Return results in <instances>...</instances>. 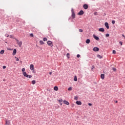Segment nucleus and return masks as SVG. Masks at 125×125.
<instances>
[{"instance_id":"obj_1","label":"nucleus","mask_w":125,"mask_h":125,"mask_svg":"<svg viewBox=\"0 0 125 125\" xmlns=\"http://www.w3.org/2000/svg\"><path fill=\"white\" fill-rule=\"evenodd\" d=\"M21 71L22 72V74L24 76V77H25L26 78H28L29 79H31V78H32L33 76L32 75H29L25 72V68H23L21 69Z\"/></svg>"},{"instance_id":"obj_2","label":"nucleus","mask_w":125,"mask_h":125,"mask_svg":"<svg viewBox=\"0 0 125 125\" xmlns=\"http://www.w3.org/2000/svg\"><path fill=\"white\" fill-rule=\"evenodd\" d=\"M47 43L48 45H49V46H51V47L53 46V43H52V42L50 41H47Z\"/></svg>"},{"instance_id":"obj_3","label":"nucleus","mask_w":125,"mask_h":125,"mask_svg":"<svg viewBox=\"0 0 125 125\" xmlns=\"http://www.w3.org/2000/svg\"><path fill=\"white\" fill-rule=\"evenodd\" d=\"M71 12H72V18H73V19H74V18H75L76 17V15L75 14V13L74 12V10H71Z\"/></svg>"},{"instance_id":"obj_4","label":"nucleus","mask_w":125,"mask_h":125,"mask_svg":"<svg viewBox=\"0 0 125 125\" xmlns=\"http://www.w3.org/2000/svg\"><path fill=\"white\" fill-rule=\"evenodd\" d=\"M18 44L19 45L20 47H21V45H22V42H19V41L17 39H16Z\"/></svg>"},{"instance_id":"obj_5","label":"nucleus","mask_w":125,"mask_h":125,"mask_svg":"<svg viewBox=\"0 0 125 125\" xmlns=\"http://www.w3.org/2000/svg\"><path fill=\"white\" fill-rule=\"evenodd\" d=\"M83 7L84 9H87V8H88V5L86 4H84L83 6Z\"/></svg>"},{"instance_id":"obj_6","label":"nucleus","mask_w":125,"mask_h":125,"mask_svg":"<svg viewBox=\"0 0 125 125\" xmlns=\"http://www.w3.org/2000/svg\"><path fill=\"white\" fill-rule=\"evenodd\" d=\"M93 51H99V49L97 47H95L93 48Z\"/></svg>"},{"instance_id":"obj_7","label":"nucleus","mask_w":125,"mask_h":125,"mask_svg":"<svg viewBox=\"0 0 125 125\" xmlns=\"http://www.w3.org/2000/svg\"><path fill=\"white\" fill-rule=\"evenodd\" d=\"M63 104H65L66 105H69L70 104V103H69L68 102V101H67L66 100L63 101Z\"/></svg>"},{"instance_id":"obj_8","label":"nucleus","mask_w":125,"mask_h":125,"mask_svg":"<svg viewBox=\"0 0 125 125\" xmlns=\"http://www.w3.org/2000/svg\"><path fill=\"white\" fill-rule=\"evenodd\" d=\"M30 69L31 70V71H33L34 70V64H31L30 65Z\"/></svg>"},{"instance_id":"obj_9","label":"nucleus","mask_w":125,"mask_h":125,"mask_svg":"<svg viewBox=\"0 0 125 125\" xmlns=\"http://www.w3.org/2000/svg\"><path fill=\"white\" fill-rule=\"evenodd\" d=\"M104 26L107 29H109V23H108V22H105Z\"/></svg>"},{"instance_id":"obj_10","label":"nucleus","mask_w":125,"mask_h":125,"mask_svg":"<svg viewBox=\"0 0 125 125\" xmlns=\"http://www.w3.org/2000/svg\"><path fill=\"white\" fill-rule=\"evenodd\" d=\"M99 32H102L103 33L104 32L105 30H104V28H101L99 29Z\"/></svg>"},{"instance_id":"obj_11","label":"nucleus","mask_w":125,"mask_h":125,"mask_svg":"<svg viewBox=\"0 0 125 125\" xmlns=\"http://www.w3.org/2000/svg\"><path fill=\"white\" fill-rule=\"evenodd\" d=\"M93 38L94 39H95V40H96V41H98L99 40V37L95 36V35H93Z\"/></svg>"},{"instance_id":"obj_12","label":"nucleus","mask_w":125,"mask_h":125,"mask_svg":"<svg viewBox=\"0 0 125 125\" xmlns=\"http://www.w3.org/2000/svg\"><path fill=\"white\" fill-rule=\"evenodd\" d=\"M101 78L102 80H104V79H105V75L102 74L101 75Z\"/></svg>"},{"instance_id":"obj_13","label":"nucleus","mask_w":125,"mask_h":125,"mask_svg":"<svg viewBox=\"0 0 125 125\" xmlns=\"http://www.w3.org/2000/svg\"><path fill=\"white\" fill-rule=\"evenodd\" d=\"M83 10H81L78 13V15H83Z\"/></svg>"},{"instance_id":"obj_14","label":"nucleus","mask_w":125,"mask_h":125,"mask_svg":"<svg viewBox=\"0 0 125 125\" xmlns=\"http://www.w3.org/2000/svg\"><path fill=\"white\" fill-rule=\"evenodd\" d=\"M5 125H10V121H9V120H6Z\"/></svg>"},{"instance_id":"obj_15","label":"nucleus","mask_w":125,"mask_h":125,"mask_svg":"<svg viewBox=\"0 0 125 125\" xmlns=\"http://www.w3.org/2000/svg\"><path fill=\"white\" fill-rule=\"evenodd\" d=\"M76 103L77 105H82V102L81 101H77Z\"/></svg>"},{"instance_id":"obj_16","label":"nucleus","mask_w":125,"mask_h":125,"mask_svg":"<svg viewBox=\"0 0 125 125\" xmlns=\"http://www.w3.org/2000/svg\"><path fill=\"white\" fill-rule=\"evenodd\" d=\"M16 52H17L16 49H14L13 52V55H15V54H16Z\"/></svg>"},{"instance_id":"obj_17","label":"nucleus","mask_w":125,"mask_h":125,"mask_svg":"<svg viewBox=\"0 0 125 125\" xmlns=\"http://www.w3.org/2000/svg\"><path fill=\"white\" fill-rule=\"evenodd\" d=\"M54 90H55L56 91H57V90H58V87H57V86H55V87H54Z\"/></svg>"},{"instance_id":"obj_18","label":"nucleus","mask_w":125,"mask_h":125,"mask_svg":"<svg viewBox=\"0 0 125 125\" xmlns=\"http://www.w3.org/2000/svg\"><path fill=\"white\" fill-rule=\"evenodd\" d=\"M89 42H90V40L87 39L86 41V43H89Z\"/></svg>"},{"instance_id":"obj_19","label":"nucleus","mask_w":125,"mask_h":125,"mask_svg":"<svg viewBox=\"0 0 125 125\" xmlns=\"http://www.w3.org/2000/svg\"><path fill=\"white\" fill-rule=\"evenodd\" d=\"M74 80L75 82H77L78 81V79L76 76L74 77Z\"/></svg>"},{"instance_id":"obj_20","label":"nucleus","mask_w":125,"mask_h":125,"mask_svg":"<svg viewBox=\"0 0 125 125\" xmlns=\"http://www.w3.org/2000/svg\"><path fill=\"white\" fill-rule=\"evenodd\" d=\"M40 44H44V42H43V41H40Z\"/></svg>"},{"instance_id":"obj_21","label":"nucleus","mask_w":125,"mask_h":125,"mask_svg":"<svg viewBox=\"0 0 125 125\" xmlns=\"http://www.w3.org/2000/svg\"><path fill=\"white\" fill-rule=\"evenodd\" d=\"M0 54H3L4 53V50H1L0 52Z\"/></svg>"},{"instance_id":"obj_22","label":"nucleus","mask_w":125,"mask_h":125,"mask_svg":"<svg viewBox=\"0 0 125 125\" xmlns=\"http://www.w3.org/2000/svg\"><path fill=\"white\" fill-rule=\"evenodd\" d=\"M32 84H35L36 83V80H33L32 82H31Z\"/></svg>"},{"instance_id":"obj_23","label":"nucleus","mask_w":125,"mask_h":125,"mask_svg":"<svg viewBox=\"0 0 125 125\" xmlns=\"http://www.w3.org/2000/svg\"><path fill=\"white\" fill-rule=\"evenodd\" d=\"M43 41L44 42H47V38H44L43 39Z\"/></svg>"},{"instance_id":"obj_24","label":"nucleus","mask_w":125,"mask_h":125,"mask_svg":"<svg viewBox=\"0 0 125 125\" xmlns=\"http://www.w3.org/2000/svg\"><path fill=\"white\" fill-rule=\"evenodd\" d=\"M97 57L98 58H100V59H101V58H102V57L100 55H98Z\"/></svg>"},{"instance_id":"obj_25","label":"nucleus","mask_w":125,"mask_h":125,"mask_svg":"<svg viewBox=\"0 0 125 125\" xmlns=\"http://www.w3.org/2000/svg\"><path fill=\"white\" fill-rule=\"evenodd\" d=\"M66 56H67V57L68 58H70V54L67 53V54H66Z\"/></svg>"},{"instance_id":"obj_26","label":"nucleus","mask_w":125,"mask_h":125,"mask_svg":"<svg viewBox=\"0 0 125 125\" xmlns=\"http://www.w3.org/2000/svg\"><path fill=\"white\" fill-rule=\"evenodd\" d=\"M9 37H10L11 39H13V38H14V36L13 35H10Z\"/></svg>"},{"instance_id":"obj_27","label":"nucleus","mask_w":125,"mask_h":125,"mask_svg":"<svg viewBox=\"0 0 125 125\" xmlns=\"http://www.w3.org/2000/svg\"><path fill=\"white\" fill-rule=\"evenodd\" d=\"M112 53H113V54H116V50H113L112 51Z\"/></svg>"},{"instance_id":"obj_28","label":"nucleus","mask_w":125,"mask_h":125,"mask_svg":"<svg viewBox=\"0 0 125 125\" xmlns=\"http://www.w3.org/2000/svg\"><path fill=\"white\" fill-rule=\"evenodd\" d=\"M79 32H80V33H83V29H79Z\"/></svg>"},{"instance_id":"obj_29","label":"nucleus","mask_w":125,"mask_h":125,"mask_svg":"<svg viewBox=\"0 0 125 125\" xmlns=\"http://www.w3.org/2000/svg\"><path fill=\"white\" fill-rule=\"evenodd\" d=\"M77 57L78 58H80V57H81V55H80V54H78V55H77Z\"/></svg>"},{"instance_id":"obj_30","label":"nucleus","mask_w":125,"mask_h":125,"mask_svg":"<svg viewBox=\"0 0 125 125\" xmlns=\"http://www.w3.org/2000/svg\"><path fill=\"white\" fill-rule=\"evenodd\" d=\"M68 90H69V91L72 90V88H71V87H69L68 88Z\"/></svg>"},{"instance_id":"obj_31","label":"nucleus","mask_w":125,"mask_h":125,"mask_svg":"<svg viewBox=\"0 0 125 125\" xmlns=\"http://www.w3.org/2000/svg\"><path fill=\"white\" fill-rule=\"evenodd\" d=\"M112 70H113V71H114L115 72H116V71H117V69H116L115 68H112Z\"/></svg>"},{"instance_id":"obj_32","label":"nucleus","mask_w":125,"mask_h":125,"mask_svg":"<svg viewBox=\"0 0 125 125\" xmlns=\"http://www.w3.org/2000/svg\"><path fill=\"white\" fill-rule=\"evenodd\" d=\"M74 99H75V100H78V97H74Z\"/></svg>"},{"instance_id":"obj_33","label":"nucleus","mask_w":125,"mask_h":125,"mask_svg":"<svg viewBox=\"0 0 125 125\" xmlns=\"http://www.w3.org/2000/svg\"><path fill=\"white\" fill-rule=\"evenodd\" d=\"M58 101H59V102H60V103H61V102H62V101H63V100H62V99H61V100H59Z\"/></svg>"},{"instance_id":"obj_34","label":"nucleus","mask_w":125,"mask_h":125,"mask_svg":"<svg viewBox=\"0 0 125 125\" xmlns=\"http://www.w3.org/2000/svg\"><path fill=\"white\" fill-rule=\"evenodd\" d=\"M5 37H6L7 38H8V37H9V35L8 34H6Z\"/></svg>"},{"instance_id":"obj_35","label":"nucleus","mask_w":125,"mask_h":125,"mask_svg":"<svg viewBox=\"0 0 125 125\" xmlns=\"http://www.w3.org/2000/svg\"><path fill=\"white\" fill-rule=\"evenodd\" d=\"M30 37H34V34H33L32 33H31V34H30Z\"/></svg>"},{"instance_id":"obj_36","label":"nucleus","mask_w":125,"mask_h":125,"mask_svg":"<svg viewBox=\"0 0 125 125\" xmlns=\"http://www.w3.org/2000/svg\"><path fill=\"white\" fill-rule=\"evenodd\" d=\"M15 58L16 59V61H19V59H18L17 57H15Z\"/></svg>"},{"instance_id":"obj_37","label":"nucleus","mask_w":125,"mask_h":125,"mask_svg":"<svg viewBox=\"0 0 125 125\" xmlns=\"http://www.w3.org/2000/svg\"><path fill=\"white\" fill-rule=\"evenodd\" d=\"M115 22H116V21H112V24H115Z\"/></svg>"},{"instance_id":"obj_38","label":"nucleus","mask_w":125,"mask_h":125,"mask_svg":"<svg viewBox=\"0 0 125 125\" xmlns=\"http://www.w3.org/2000/svg\"><path fill=\"white\" fill-rule=\"evenodd\" d=\"M119 43H120L121 45H123V42H120Z\"/></svg>"},{"instance_id":"obj_39","label":"nucleus","mask_w":125,"mask_h":125,"mask_svg":"<svg viewBox=\"0 0 125 125\" xmlns=\"http://www.w3.org/2000/svg\"><path fill=\"white\" fill-rule=\"evenodd\" d=\"M109 35L108 34H107L105 35V37H109Z\"/></svg>"},{"instance_id":"obj_40","label":"nucleus","mask_w":125,"mask_h":125,"mask_svg":"<svg viewBox=\"0 0 125 125\" xmlns=\"http://www.w3.org/2000/svg\"><path fill=\"white\" fill-rule=\"evenodd\" d=\"M6 66L5 65L3 66V69H5Z\"/></svg>"},{"instance_id":"obj_41","label":"nucleus","mask_w":125,"mask_h":125,"mask_svg":"<svg viewBox=\"0 0 125 125\" xmlns=\"http://www.w3.org/2000/svg\"><path fill=\"white\" fill-rule=\"evenodd\" d=\"M88 105L89 106H92V104H90V103H89L88 104Z\"/></svg>"},{"instance_id":"obj_42","label":"nucleus","mask_w":125,"mask_h":125,"mask_svg":"<svg viewBox=\"0 0 125 125\" xmlns=\"http://www.w3.org/2000/svg\"><path fill=\"white\" fill-rule=\"evenodd\" d=\"M94 68V66H92V68H91L92 70H93V68Z\"/></svg>"},{"instance_id":"obj_43","label":"nucleus","mask_w":125,"mask_h":125,"mask_svg":"<svg viewBox=\"0 0 125 125\" xmlns=\"http://www.w3.org/2000/svg\"><path fill=\"white\" fill-rule=\"evenodd\" d=\"M49 75H52V72H49Z\"/></svg>"},{"instance_id":"obj_44","label":"nucleus","mask_w":125,"mask_h":125,"mask_svg":"<svg viewBox=\"0 0 125 125\" xmlns=\"http://www.w3.org/2000/svg\"><path fill=\"white\" fill-rule=\"evenodd\" d=\"M117 102H118V101H117L115 102L116 103H117Z\"/></svg>"},{"instance_id":"obj_45","label":"nucleus","mask_w":125,"mask_h":125,"mask_svg":"<svg viewBox=\"0 0 125 125\" xmlns=\"http://www.w3.org/2000/svg\"><path fill=\"white\" fill-rule=\"evenodd\" d=\"M61 103V105H62V103Z\"/></svg>"}]
</instances>
